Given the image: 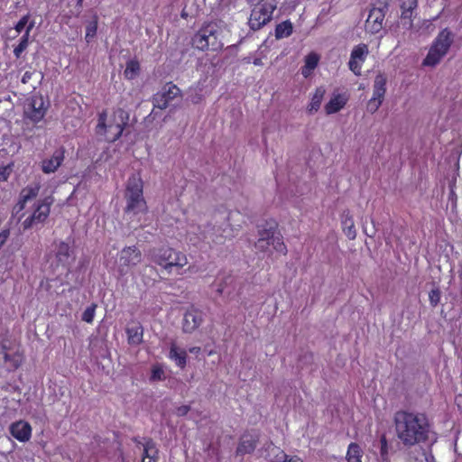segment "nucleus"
<instances>
[{
	"label": "nucleus",
	"instance_id": "nucleus-4",
	"mask_svg": "<svg viewBox=\"0 0 462 462\" xmlns=\"http://www.w3.org/2000/svg\"><path fill=\"white\" fill-rule=\"evenodd\" d=\"M277 229L278 223L274 219L265 220L263 225L258 226L259 238L255 242V248L261 252H267L272 245L274 251L285 255L288 252L287 246Z\"/></svg>",
	"mask_w": 462,
	"mask_h": 462
},
{
	"label": "nucleus",
	"instance_id": "nucleus-14",
	"mask_svg": "<svg viewBox=\"0 0 462 462\" xmlns=\"http://www.w3.org/2000/svg\"><path fill=\"white\" fill-rule=\"evenodd\" d=\"M386 92V79L379 74L375 77L373 88V97L369 100L367 108L371 113L377 111L381 106Z\"/></svg>",
	"mask_w": 462,
	"mask_h": 462
},
{
	"label": "nucleus",
	"instance_id": "nucleus-2",
	"mask_svg": "<svg viewBox=\"0 0 462 462\" xmlns=\"http://www.w3.org/2000/svg\"><path fill=\"white\" fill-rule=\"evenodd\" d=\"M124 199L125 214L135 216L147 213L148 206L143 196V181L139 174H132L126 180Z\"/></svg>",
	"mask_w": 462,
	"mask_h": 462
},
{
	"label": "nucleus",
	"instance_id": "nucleus-32",
	"mask_svg": "<svg viewBox=\"0 0 462 462\" xmlns=\"http://www.w3.org/2000/svg\"><path fill=\"white\" fill-rule=\"evenodd\" d=\"M400 7L402 10V17L404 19H411L414 9L418 5L417 0H400Z\"/></svg>",
	"mask_w": 462,
	"mask_h": 462
},
{
	"label": "nucleus",
	"instance_id": "nucleus-34",
	"mask_svg": "<svg viewBox=\"0 0 462 462\" xmlns=\"http://www.w3.org/2000/svg\"><path fill=\"white\" fill-rule=\"evenodd\" d=\"M380 457L382 462H390L388 441L384 434L380 438Z\"/></svg>",
	"mask_w": 462,
	"mask_h": 462
},
{
	"label": "nucleus",
	"instance_id": "nucleus-27",
	"mask_svg": "<svg viewBox=\"0 0 462 462\" xmlns=\"http://www.w3.org/2000/svg\"><path fill=\"white\" fill-rule=\"evenodd\" d=\"M72 254V250L68 243L64 241H60L57 245L55 257L56 260L62 265H67L69 263L70 258Z\"/></svg>",
	"mask_w": 462,
	"mask_h": 462
},
{
	"label": "nucleus",
	"instance_id": "nucleus-11",
	"mask_svg": "<svg viewBox=\"0 0 462 462\" xmlns=\"http://www.w3.org/2000/svg\"><path fill=\"white\" fill-rule=\"evenodd\" d=\"M48 106L40 94L32 95L24 105V116L33 123H39L45 116Z\"/></svg>",
	"mask_w": 462,
	"mask_h": 462
},
{
	"label": "nucleus",
	"instance_id": "nucleus-31",
	"mask_svg": "<svg viewBox=\"0 0 462 462\" xmlns=\"http://www.w3.org/2000/svg\"><path fill=\"white\" fill-rule=\"evenodd\" d=\"M4 360L8 364L9 370H16L21 366L23 361V356L19 352H15L12 355L5 352Z\"/></svg>",
	"mask_w": 462,
	"mask_h": 462
},
{
	"label": "nucleus",
	"instance_id": "nucleus-19",
	"mask_svg": "<svg viewBox=\"0 0 462 462\" xmlns=\"http://www.w3.org/2000/svg\"><path fill=\"white\" fill-rule=\"evenodd\" d=\"M384 17L383 9L372 8L365 21L366 30L373 34L379 32L383 28Z\"/></svg>",
	"mask_w": 462,
	"mask_h": 462
},
{
	"label": "nucleus",
	"instance_id": "nucleus-49",
	"mask_svg": "<svg viewBox=\"0 0 462 462\" xmlns=\"http://www.w3.org/2000/svg\"><path fill=\"white\" fill-rule=\"evenodd\" d=\"M254 65L255 66H262L263 65V62H262V60L259 59V58H255L253 61Z\"/></svg>",
	"mask_w": 462,
	"mask_h": 462
},
{
	"label": "nucleus",
	"instance_id": "nucleus-25",
	"mask_svg": "<svg viewBox=\"0 0 462 462\" xmlns=\"http://www.w3.org/2000/svg\"><path fill=\"white\" fill-rule=\"evenodd\" d=\"M127 341L129 345H140L143 342V328L139 322L126 328Z\"/></svg>",
	"mask_w": 462,
	"mask_h": 462
},
{
	"label": "nucleus",
	"instance_id": "nucleus-15",
	"mask_svg": "<svg viewBox=\"0 0 462 462\" xmlns=\"http://www.w3.org/2000/svg\"><path fill=\"white\" fill-rule=\"evenodd\" d=\"M107 119V112L106 110H103L98 114L97 125V133L100 134H104L106 131L113 132V136L108 138L109 142H116L118 140L124 131V124H116V125H106Z\"/></svg>",
	"mask_w": 462,
	"mask_h": 462
},
{
	"label": "nucleus",
	"instance_id": "nucleus-9",
	"mask_svg": "<svg viewBox=\"0 0 462 462\" xmlns=\"http://www.w3.org/2000/svg\"><path fill=\"white\" fill-rule=\"evenodd\" d=\"M41 188L40 182H33L21 189L17 200L12 208L13 216L16 217L19 221L25 217L26 212L24 210L28 203L37 199Z\"/></svg>",
	"mask_w": 462,
	"mask_h": 462
},
{
	"label": "nucleus",
	"instance_id": "nucleus-42",
	"mask_svg": "<svg viewBox=\"0 0 462 462\" xmlns=\"http://www.w3.org/2000/svg\"><path fill=\"white\" fill-rule=\"evenodd\" d=\"M10 236V230L9 229H3L0 231V249L5 245V244L7 242Z\"/></svg>",
	"mask_w": 462,
	"mask_h": 462
},
{
	"label": "nucleus",
	"instance_id": "nucleus-12",
	"mask_svg": "<svg viewBox=\"0 0 462 462\" xmlns=\"http://www.w3.org/2000/svg\"><path fill=\"white\" fill-rule=\"evenodd\" d=\"M142 261V253L135 245L127 246L119 253L118 271L121 275L126 273V270L140 263Z\"/></svg>",
	"mask_w": 462,
	"mask_h": 462
},
{
	"label": "nucleus",
	"instance_id": "nucleus-16",
	"mask_svg": "<svg viewBox=\"0 0 462 462\" xmlns=\"http://www.w3.org/2000/svg\"><path fill=\"white\" fill-rule=\"evenodd\" d=\"M203 322V312L194 307L189 308L183 316L182 330L184 333L194 332Z\"/></svg>",
	"mask_w": 462,
	"mask_h": 462
},
{
	"label": "nucleus",
	"instance_id": "nucleus-8",
	"mask_svg": "<svg viewBox=\"0 0 462 462\" xmlns=\"http://www.w3.org/2000/svg\"><path fill=\"white\" fill-rule=\"evenodd\" d=\"M277 5L275 0H260L251 11L248 25L253 31H257L273 19Z\"/></svg>",
	"mask_w": 462,
	"mask_h": 462
},
{
	"label": "nucleus",
	"instance_id": "nucleus-50",
	"mask_svg": "<svg viewBox=\"0 0 462 462\" xmlns=\"http://www.w3.org/2000/svg\"><path fill=\"white\" fill-rule=\"evenodd\" d=\"M224 288H225V287H224V285H223V284H219V285H218V287H217V292L218 294H222V292H223V291H224Z\"/></svg>",
	"mask_w": 462,
	"mask_h": 462
},
{
	"label": "nucleus",
	"instance_id": "nucleus-13",
	"mask_svg": "<svg viewBox=\"0 0 462 462\" xmlns=\"http://www.w3.org/2000/svg\"><path fill=\"white\" fill-rule=\"evenodd\" d=\"M368 54L369 49L365 43H359L353 48L348 61V68L355 75H361L362 66Z\"/></svg>",
	"mask_w": 462,
	"mask_h": 462
},
{
	"label": "nucleus",
	"instance_id": "nucleus-20",
	"mask_svg": "<svg viewBox=\"0 0 462 462\" xmlns=\"http://www.w3.org/2000/svg\"><path fill=\"white\" fill-rule=\"evenodd\" d=\"M349 100V95L347 92L336 93L334 92L325 105L324 110L327 115H333L343 109Z\"/></svg>",
	"mask_w": 462,
	"mask_h": 462
},
{
	"label": "nucleus",
	"instance_id": "nucleus-36",
	"mask_svg": "<svg viewBox=\"0 0 462 462\" xmlns=\"http://www.w3.org/2000/svg\"><path fill=\"white\" fill-rule=\"evenodd\" d=\"M440 299H441V291L439 287L433 288L429 292V300H430V304L432 308H435L439 305V303L440 302Z\"/></svg>",
	"mask_w": 462,
	"mask_h": 462
},
{
	"label": "nucleus",
	"instance_id": "nucleus-6",
	"mask_svg": "<svg viewBox=\"0 0 462 462\" xmlns=\"http://www.w3.org/2000/svg\"><path fill=\"white\" fill-rule=\"evenodd\" d=\"M454 35L448 28L440 31L434 40L430 51L423 60L424 66H435L448 53L452 42Z\"/></svg>",
	"mask_w": 462,
	"mask_h": 462
},
{
	"label": "nucleus",
	"instance_id": "nucleus-37",
	"mask_svg": "<svg viewBox=\"0 0 462 462\" xmlns=\"http://www.w3.org/2000/svg\"><path fill=\"white\" fill-rule=\"evenodd\" d=\"M319 61V55L316 52H310L305 57V65L310 69H315Z\"/></svg>",
	"mask_w": 462,
	"mask_h": 462
},
{
	"label": "nucleus",
	"instance_id": "nucleus-43",
	"mask_svg": "<svg viewBox=\"0 0 462 462\" xmlns=\"http://www.w3.org/2000/svg\"><path fill=\"white\" fill-rule=\"evenodd\" d=\"M190 411V407L189 405H181L176 408L175 413L176 415L182 417L189 413Z\"/></svg>",
	"mask_w": 462,
	"mask_h": 462
},
{
	"label": "nucleus",
	"instance_id": "nucleus-17",
	"mask_svg": "<svg viewBox=\"0 0 462 462\" xmlns=\"http://www.w3.org/2000/svg\"><path fill=\"white\" fill-rule=\"evenodd\" d=\"M65 152V148L60 146L53 152L50 158L43 159L41 162V169L42 172L45 174H51L57 171L64 162Z\"/></svg>",
	"mask_w": 462,
	"mask_h": 462
},
{
	"label": "nucleus",
	"instance_id": "nucleus-23",
	"mask_svg": "<svg viewBox=\"0 0 462 462\" xmlns=\"http://www.w3.org/2000/svg\"><path fill=\"white\" fill-rule=\"evenodd\" d=\"M341 225L344 234L349 240H354L356 237V230L353 216L349 210H344L341 216Z\"/></svg>",
	"mask_w": 462,
	"mask_h": 462
},
{
	"label": "nucleus",
	"instance_id": "nucleus-39",
	"mask_svg": "<svg viewBox=\"0 0 462 462\" xmlns=\"http://www.w3.org/2000/svg\"><path fill=\"white\" fill-rule=\"evenodd\" d=\"M30 20V14L23 15L14 25V30L17 33H21L23 30L25 31L28 24L31 23Z\"/></svg>",
	"mask_w": 462,
	"mask_h": 462
},
{
	"label": "nucleus",
	"instance_id": "nucleus-24",
	"mask_svg": "<svg viewBox=\"0 0 462 462\" xmlns=\"http://www.w3.org/2000/svg\"><path fill=\"white\" fill-rule=\"evenodd\" d=\"M169 358L174 361L178 367L184 369L187 365L188 354L185 349L180 348L172 343L170 347Z\"/></svg>",
	"mask_w": 462,
	"mask_h": 462
},
{
	"label": "nucleus",
	"instance_id": "nucleus-30",
	"mask_svg": "<svg viewBox=\"0 0 462 462\" xmlns=\"http://www.w3.org/2000/svg\"><path fill=\"white\" fill-rule=\"evenodd\" d=\"M293 32V25L290 20L278 23L275 27V37L277 39L287 38Z\"/></svg>",
	"mask_w": 462,
	"mask_h": 462
},
{
	"label": "nucleus",
	"instance_id": "nucleus-28",
	"mask_svg": "<svg viewBox=\"0 0 462 462\" xmlns=\"http://www.w3.org/2000/svg\"><path fill=\"white\" fill-rule=\"evenodd\" d=\"M325 94L326 89L323 86L318 87L315 89V92L311 97L310 102L308 106V111L310 114L317 112L320 108Z\"/></svg>",
	"mask_w": 462,
	"mask_h": 462
},
{
	"label": "nucleus",
	"instance_id": "nucleus-5",
	"mask_svg": "<svg viewBox=\"0 0 462 462\" xmlns=\"http://www.w3.org/2000/svg\"><path fill=\"white\" fill-rule=\"evenodd\" d=\"M219 28L216 23H207L195 33L192 44L200 51H218L224 44L219 39Z\"/></svg>",
	"mask_w": 462,
	"mask_h": 462
},
{
	"label": "nucleus",
	"instance_id": "nucleus-45",
	"mask_svg": "<svg viewBox=\"0 0 462 462\" xmlns=\"http://www.w3.org/2000/svg\"><path fill=\"white\" fill-rule=\"evenodd\" d=\"M32 75H33L32 71H25V73L23 75L22 79H21L22 83L27 84L31 80Z\"/></svg>",
	"mask_w": 462,
	"mask_h": 462
},
{
	"label": "nucleus",
	"instance_id": "nucleus-1",
	"mask_svg": "<svg viewBox=\"0 0 462 462\" xmlns=\"http://www.w3.org/2000/svg\"><path fill=\"white\" fill-rule=\"evenodd\" d=\"M397 438L407 448L425 443L430 439L431 424L423 412L397 411L394 415Z\"/></svg>",
	"mask_w": 462,
	"mask_h": 462
},
{
	"label": "nucleus",
	"instance_id": "nucleus-3",
	"mask_svg": "<svg viewBox=\"0 0 462 462\" xmlns=\"http://www.w3.org/2000/svg\"><path fill=\"white\" fill-rule=\"evenodd\" d=\"M148 258L167 274H171L173 270L178 272L188 263V257L184 253L168 245L150 249Z\"/></svg>",
	"mask_w": 462,
	"mask_h": 462
},
{
	"label": "nucleus",
	"instance_id": "nucleus-41",
	"mask_svg": "<svg viewBox=\"0 0 462 462\" xmlns=\"http://www.w3.org/2000/svg\"><path fill=\"white\" fill-rule=\"evenodd\" d=\"M11 171L10 165L0 167V181H6L10 177Z\"/></svg>",
	"mask_w": 462,
	"mask_h": 462
},
{
	"label": "nucleus",
	"instance_id": "nucleus-21",
	"mask_svg": "<svg viewBox=\"0 0 462 462\" xmlns=\"http://www.w3.org/2000/svg\"><path fill=\"white\" fill-rule=\"evenodd\" d=\"M259 441L258 435H247L244 434L238 443L236 453L237 456H244L245 454H251L254 451L257 443Z\"/></svg>",
	"mask_w": 462,
	"mask_h": 462
},
{
	"label": "nucleus",
	"instance_id": "nucleus-35",
	"mask_svg": "<svg viewBox=\"0 0 462 462\" xmlns=\"http://www.w3.org/2000/svg\"><path fill=\"white\" fill-rule=\"evenodd\" d=\"M96 309H97V304H95V303H92L91 305L87 307L86 310H84V312L82 313V317H81L82 320L87 323L91 324L94 320Z\"/></svg>",
	"mask_w": 462,
	"mask_h": 462
},
{
	"label": "nucleus",
	"instance_id": "nucleus-33",
	"mask_svg": "<svg viewBox=\"0 0 462 462\" xmlns=\"http://www.w3.org/2000/svg\"><path fill=\"white\" fill-rule=\"evenodd\" d=\"M140 72V63L137 60L133 59L126 62L124 75L127 79H134Z\"/></svg>",
	"mask_w": 462,
	"mask_h": 462
},
{
	"label": "nucleus",
	"instance_id": "nucleus-46",
	"mask_svg": "<svg viewBox=\"0 0 462 462\" xmlns=\"http://www.w3.org/2000/svg\"><path fill=\"white\" fill-rule=\"evenodd\" d=\"M314 69H310L307 67V65L304 64V66L301 68V74L304 78H308L310 76Z\"/></svg>",
	"mask_w": 462,
	"mask_h": 462
},
{
	"label": "nucleus",
	"instance_id": "nucleus-29",
	"mask_svg": "<svg viewBox=\"0 0 462 462\" xmlns=\"http://www.w3.org/2000/svg\"><path fill=\"white\" fill-rule=\"evenodd\" d=\"M363 449L359 444L351 442L348 445L346 459L347 462H362Z\"/></svg>",
	"mask_w": 462,
	"mask_h": 462
},
{
	"label": "nucleus",
	"instance_id": "nucleus-44",
	"mask_svg": "<svg viewBox=\"0 0 462 462\" xmlns=\"http://www.w3.org/2000/svg\"><path fill=\"white\" fill-rule=\"evenodd\" d=\"M282 453L283 456V462H303V460L297 456L290 457L289 455L285 454L283 451H282Z\"/></svg>",
	"mask_w": 462,
	"mask_h": 462
},
{
	"label": "nucleus",
	"instance_id": "nucleus-26",
	"mask_svg": "<svg viewBox=\"0 0 462 462\" xmlns=\"http://www.w3.org/2000/svg\"><path fill=\"white\" fill-rule=\"evenodd\" d=\"M33 27H34V22L32 21L28 24L24 33L20 38L18 44L16 46H14L13 52L16 59H19L22 56V54L23 53V51L28 48L29 43H30V41H29L30 33H31L32 30L33 29Z\"/></svg>",
	"mask_w": 462,
	"mask_h": 462
},
{
	"label": "nucleus",
	"instance_id": "nucleus-40",
	"mask_svg": "<svg viewBox=\"0 0 462 462\" xmlns=\"http://www.w3.org/2000/svg\"><path fill=\"white\" fill-rule=\"evenodd\" d=\"M164 378V372L160 366H153L152 369L151 379L153 381H161Z\"/></svg>",
	"mask_w": 462,
	"mask_h": 462
},
{
	"label": "nucleus",
	"instance_id": "nucleus-47",
	"mask_svg": "<svg viewBox=\"0 0 462 462\" xmlns=\"http://www.w3.org/2000/svg\"><path fill=\"white\" fill-rule=\"evenodd\" d=\"M189 352L191 354H199L200 352V347L199 346L189 347Z\"/></svg>",
	"mask_w": 462,
	"mask_h": 462
},
{
	"label": "nucleus",
	"instance_id": "nucleus-10",
	"mask_svg": "<svg viewBox=\"0 0 462 462\" xmlns=\"http://www.w3.org/2000/svg\"><path fill=\"white\" fill-rule=\"evenodd\" d=\"M180 97V88L172 82H167L159 92L153 95L152 99L153 109H166L175 98Z\"/></svg>",
	"mask_w": 462,
	"mask_h": 462
},
{
	"label": "nucleus",
	"instance_id": "nucleus-7",
	"mask_svg": "<svg viewBox=\"0 0 462 462\" xmlns=\"http://www.w3.org/2000/svg\"><path fill=\"white\" fill-rule=\"evenodd\" d=\"M54 200L51 195L35 200L32 207V212L22 221L23 230L44 224L50 217Z\"/></svg>",
	"mask_w": 462,
	"mask_h": 462
},
{
	"label": "nucleus",
	"instance_id": "nucleus-38",
	"mask_svg": "<svg viewBox=\"0 0 462 462\" xmlns=\"http://www.w3.org/2000/svg\"><path fill=\"white\" fill-rule=\"evenodd\" d=\"M97 19L94 20L93 22H91L86 28V35H85V38H86V41L88 42H90L91 39H93L96 34H97Z\"/></svg>",
	"mask_w": 462,
	"mask_h": 462
},
{
	"label": "nucleus",
	"instance_id": "nucleus-18",
	"mask_svg": "<svg viewBox=\"0 0 462 462\" xmlns=\"http://www.w3.org/2000/svg\"><path fill=\"white\" fill-rule=\"evenodd\" d=\"M32 426L29 422L20 420L13 422L9 427V432L20 442H27L32 437Z\"/></svg>",
	"mask_w": 462,
	"mask_h": 462
},
{
	"label": "nucleus",
	"instance_id": "nucleus-48",
	"mask_svg": "<svg viewBox=\"0 0 462 462\" xmlns=\"http://www.w3.org/2000/svg\"><path fill=\"white\" fill-rule=\"evenodd\" d=\"M133 441L136 444L137 447L142 446L143 442L141 441L139 437L133 438Z\"/></svg>",
	"mask_w": 462,
	"mask_h": 462
},
{
	"label": "nucleus",
	"instance_id": "nucleus-22",
	"mask_svg": "<svg viewBox=\"0 0 462 462\" xmlns=\"http://www.w3.org/2000/svg\"><path fill=\"white\" fill-rule=\"evenodd\" d=\"M141 462H158L159 449L152 438H144Z\"/></svg>",
	"mask_w": 462,
	"mask_h": 462
}]
</instances>
